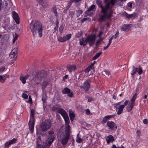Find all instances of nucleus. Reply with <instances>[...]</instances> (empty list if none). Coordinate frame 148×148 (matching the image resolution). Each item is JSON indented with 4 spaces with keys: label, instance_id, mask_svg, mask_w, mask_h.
<instances>
[{
    "label": "nucleus",
    "instance_id": "20e7f679",
    "mask_svg": "<svg viewBox=\"0 0 148 148\" xmlns=\"http://www.w3.org/2000/svg\"><path fill=\"white\" fill-rule=\"evenodd\" d=\"M35 111L32 109L31 110L30 114V119L29 122V128L31 133H32L34 131V113Z\"/></svg>",
    "mask_w": 148,
    "mask_h": 148
},
{
    "label": "nucleus",
    "instance_id": "e433bc0d",
    "mask_svg": "<svg viewBox=\"0 0 148 148\" xmlns=\"http://www.w3.org/2000/svg\"><path fill=\"white\" fill-rule=\"evenodd\" d=\"M82 12L83 11L82 10H78L76 14L77 17H78L82 13Z\"/></svg>",
    "mask_w": 148,
    "mask_h": 148
},
{
    "label": "nucleus",
    "instance_id": "473e14b6",
    "mask_svg": "<svg viewBox=\"0 0 148 148\" xmlns=\"http://www.w3.org/2000/svg\"><path fill=\"white\" fill-rule=\"evenodd\" d=\"M138 94L136 93L132 97V98L131 99V101L135 102V100L136 98V97Z\"/></svg>",
    "mask_w": 148,
    "mask_h": 148
},
{
    "label": "nucleus",
    "instance_id": "f257e3e1",
    "mask_svg": "<svg viewBox=\"0 0 148 148\" xmlns=\"http://www.w3.org/2000/svg\"><path fill=\"white\" fill-rule=\"evenodd\" d=\"M97 5L98 7L100 8L101 10V13L103 14L99 15L98 21L102 22L106 21V19L111 18L112 16L113 11L112 9L110 8V3L108 2L105 5L104 7L103 5L102 1L100 0H97L96 1Z\"/></svg>",
    "mask_w": 148,
    "mask_h": 148
},
{
    "label": "nucleus",
    "instance_id": "423d86ee",
    "mask_svg": "<svg viewBox=\"0 0 148 148\" xmlns=\"http://www.w3.org/2000/svg\"><path fill=\"white\" fill-rule=\"evenodd\" d=\"M51 123L50 121L46 120L40 125V129L42 131L46 132L51 127Z\"/></svg>",
    "mask_w": 148,
    "mask_h": 148
},
{
    "label": "nucleus",
    "instance_id": "4468645a",
    "mask_svg": "<svg viewBox=\"0 0 148 148\" xmlns=\"http://www.w3.org/2000/svg\"><path fill=\"white\" fill-rule=\"evenodd\" d=\"M12 14L14 19L17 24H19L20 23V18L18 14L14 11L12 12Z\"/></svg>",
    "mask_w": 148,
    "mask_h": 148
},
{
    "label": "nucleus",
    "instance_id": "5fc2aeb1",
    "mask_svg": "<svg viewBox=\"0 0 148 148\" xmlns=\"http://www.w3.org/2000/svg\"><path fill=\"white\" fill-rule=\"evenodd\" d=\"M101 41V39H99L98 40H97L96 42V46H97L99 44L100 42Z\"/></svg>",
    "mask_w": 148,
    "mask_h": 148
},
{
    "label": "nucleus",
    "instance_id": "052dcab7",
    "mask_svg": "<svg viewBox=\"0 0 148 148\" xmlns=\"http://www.w3.org/2000/svg\"><path fill=\"white\" fill-rule=\"evenodd\" d=\"M143 123L144 124H146L148 123V121L147 119H144L143 121Z\"/></svg>",
    "mask_w": 148,
    "mask_h": 148
},
{
    "label": "nucleus",
    "instance_id": "bf43d9fd",
    "mask_svg": "<svg viewBox=\"0 0 148 148\" xmlns=\"http://www.w3.org/2000/svg\"><path fill=\"white\" fill-rule=\"evenodd\" d=\"M90 69L88 67H87L85 70V73H87L89 72Z\"/></svg>",
    "mask_w": 148,
    "mask_h": 148
},
{
    "label": "nucleus",
    "instance_id": "69168bd1",
    "mask_svg": "<svg viewBox=\"0 0 148 148\" xmlns=\"http://www.w3.org/2000/svg\"><path fill=\"white\" fill-rule=\"evenodd\" d=\"M37 148H45L41 145H38L37 146Z\"/></svg>",
    "mask_w": 148,
    "mask_h": 148
},
{
    "label": "nucleus",
    "instance_id": "7c9ffc66",
    "mask_svg": "<svg viewBox=\"0 0 148 148\" xmlns=\"http://www.w3.org/2000/svg\"><path fill=\"white\" fill-rule=\"evenodd\" d=\"M73 2V0H70L68 1L67 6L66 7V10L68 9L70 7L72 3Z\"/></svg>",
    "mask_w": 148,
    "mask_h": 148
},
{
    "label": "nucleus",
    "instance_id": "ea45409f",
    "mask_svg": "<svg viewBox=\"0 0 148 148\" xmlns=\"http://www.w3.org/2000/svg\"><path fill=\"white\" fill-rule=\"evenodd\" d=\"M8 4L6 1H5L3 3V7L5 8H7L8 7Z\"/></svg>",
    "mask_w": 148,
    "mask_h": 148
},
{
    "label": "nucleus",
    "instance_id": "79ce46f5",
    "mask_svg": "<svg viewBox=\"0 0 148 148\" xmlns=\"http://www.w3.org/2000/svg\"><path fill=\"white\" fill-rule=\"evenodd\" d=\"M22 97L23 98L26 99H27L28 97V96L25 93H23L22 95Z\"/></svg>",
    "mask_w": 148,
    "mask_h": 148
},
{
    "label": "nucleus",
    "instance_id": "37998d69",
    "mask_svg": "<svg viewBox=\"0 0 148 148\" xmlns=\"http://www.w3.org/2000/svg\"><path fill=\"white\" fill-rule=\"evenodd\" d=\"M133 108V107L128 105L127 107V110L128 112H130L132 110Z\"/></svg>",
    "mask_w": 148,
    "mask_h": 148
},
{
    "label": "nucleus",
    "instance_id": "a19ab883",
    "mask_svg": "<svg viewBox=\"0 0 148 148\" xmlns=\"http://www.w3.org/2000/svg\"><path fill=\"white\" fill-rule=\"evenodd\" d=\"M134 104L135 102L130 101L129 102V106H131L133 108L134 106Z\"/></svg>",
    "mask_w": 148,
    "mask_h": 148
},
{
    "label": "nucleus",
    "instance_id": "a878e982",
    "mask_svg": "<svg viewBox=\"0 0 148 148\" xmlns=\"http://www.w3.org/2000/svg\"><path fill=\"white\" fill-rule=\"evenodd\" d=\"M83 140L81 138V136L79 135V133H78L77 135V138L76 139V141L78 143H80L82 142Z\"/></svg>",
    "mask_w": 148,
    "mask_h": 148
},
{
    "label": "nucleus",
    "instance_id": "e2e57ef3",
    "mask_svg": "<svg viewBox=\"0 0 148 148\" xmlns=\"http://www.w3.org/2000/svg\"><path fill=\"white\" fill-rule=\"evenodd\" d=\"M127 6L130 7V8H131L132 7V3L130 2L129 3H128L127 4Z\"/></svg>",
    "mask_w": 148,
    "mask_h": 148
},
{
    "label": "nucleus",
    "instance_id": "f3484780",
    "mask_svg": "<svg viewBox=\"0 0 148 148\" xmlns=\"http://www.w3.org/2000/svg\"><path fill=\"white\" fill-rule=\"evenodd\" d=\"M16 139L14 138L13 139L9 141L8 142L6 143L5 144V147L8 148L11 144L14 143L16 142Z\"/></svg>",
    "mask_w": 148,
    "mask_h": 148
},
{
    "label": "nucleus",
    "instance_id": "c9c22d12",
    "mask_svg": "<svg viewBox=\"0 0 148 148\" xmlns=\"http://www.w3.org/2000/svg\"><path fill=\"white\" fill-rule=\"evenodd\" d=\"M71 37V34H69L65 36V41L69 39Z\"/></svg>",
    "mask_w": 148,
    "mask_h": 148
},
{
    "label": "nucleus",
    "instance_id": "aec40b11",
    "mask_svg": "<svg viewBox=\"0 0 148 148\" xmlns=\"http://www.w3.org/2000/svg\"><path fill=\"white\" fill-rule=\"evenodd\" d=\"M106 140L107 143L109 144L110 143L114 141V139L112 135H110L107 136Z\"/></svg>",
    "mask_w": 148,
    "mask_h": 148
},
{
    "label": "nucleus",
    "instance_id": "9d476101",
    "mask_svg": "<svg viewBox=\"0 0 148 148\" xmlns=\"http://www.w3.org/2000/svg\"><path fill=\"white\" fill-rule=\"evenodd\" d=\"M132 71L131 73V75H133L135 74L137 72H138V74L140 75L143 72L142 68L140 66H139L138 68H137L133 66H132Z\"/></svg>",
    "mask_w": 148,
    "mask_h": 148
},
{
    "label": "nucleus",
    "instance_id": "a211bd4d",
    "mask_svg": "<svg viewBox=\"0 0 148 148\" xmlns=\"http://www.w3.org/2000/svg\"><path fill=\"white\" fill-rule=\"evenodd\" d=\"M40 4L44 8H46L47 6V1L45 0H37Z\"/></svg>",
    "mask_w": 148,
    "mask_h": 148
},
{
    "label": "nucleus",
    "instance_id": "f8f14e48",
    "mask_svg": "<svg viewBox=\"0 0 148 148\" xmlns=\"http://www.w3.org/2000/svg\"><path fill=\"white\" fill-rule=\"evenodd\" d=\"M90 82L89 81L86 80L84 83L83 86H81L80 88L81 89L84 88L85 91H88L90 88Z\"/></svg>",
    "mask_w": 148,
    "mask_h": 148
},
{
    "label": "nucleus",
    "instance_id": "680f3d73",
    "mask_svg": "<svg viewBox=\"0 0 148 148\" xmlns=\"http://www.w3.org/2000/svg\"><path fill=\"white\" fill-rule=\"evenodd\" d=\"M136 134L138 136H140L141 134L139 130L137 131Z\"/></svg>",
    "mask_w": 148,
    "mask_h": 148
},
{
    "label": "nucleus",
    "instance_id": "6ab92c4d",
    "mask_svg": "<svg viewBox=\"0 0 148 148\" xmlns=\"http://www.w3.org/2000/svg\"><path fill=\"white\" fill-rule=\"evenodd\" d=\"M87 43L86 38L85 39L84 38H82L79 39V44L81 45L85 46Z\"/></svg>",
    "mask_w": 148,
    "mask_h": 148
},
{
    "label": "nucleus",
    "instance_id": "58836bf2",
    "mask_svg": "<svg viewBox=\"0 0 148 148\" xmlns=\"http://www.w3.org/2000/svg\"><path fill=\"white\" fill-rule=\"evenodd\" d=\"M116 115V114H114L110 115H107L106 116L107 118V119H110L114 117Z\"/></svg>",
    "mask_w": 148,
    "mask_h": 148
},
{
    "label": "nucleus",
    "instance_id": "338daca9",
    "mask_svg": "<svg viewBox=\"0 0 148 148\" xmlns=\"http://www.w3.org/2000/svg\"><path fill=\"white\" fill-rule=\"evenodd\" d=\"M88 101L89 102H91L92 100V98L90 97H88Z\"/></svg>",
    "mask_w": 148,
    "mask_h": 148
},
{
    "label": "nucleus",
    "instance_id": "0eeeda50",
    "mask_svg": "<svg viewBox=\"0 0 148 148\" xmlns=\"http://www.w3.org/2000/svg\"><path fill=\"white\" fill-rule=\"evenodd\" d=\"M96 39V35L95 34H92L87 36L86 41L88 43L90 47L94 44Z\"/></svg>",
    "mask_w": 148,
    "mask_h": 148
},
{
    "label": "nucleus",
    "instance_id": "c756f323",
    "mask_svg": "<svg viewBox=\"0 0 148 148\" xmlns=\"http://www.w3.org/2000/svg\"><path fill=\"white\" fill-rule=\"evenodd\" d=\"M83 32L82 31H80L78 32L75 35V37L77 38H79L83 34Z\"/></svg>",
    "mask_w": 148,
    "mask_h": 148
},
{
    "label": "nucleus",
    "instance_id": "393cba45",
    "mask_svg": "<svg viewBox=\"0 0 148 148\" xmlns=\"http://www.w3.org/2000/svg\"><path fill=\"white\" fill-rule=\"evenodd\" d=\"M130 25H124L121 28V30L123 31H126L129 28Z\"/></svg>",
    "mask_w": 148,
    "mask_h": 148
},
{
    "label": "nucleus",
    "instance_id": "49530a36",
    "mask_svg": "<svg viewBox=\"0 0 148 148\" xmlns=\"http://www.w3.org/2000/svg\"><path fill=\"white\" fill-rule=\"evenodd\" d=\"M89 19H90L89 18L87 17L84 18L81 20V22L83 23L86 21L88 20Z\"/></svg>",
    "mask_w": 148,
    "mask_h": 148
},
{
    "label": "nucleus",
    "instance_id": "b1692460",
    "mask_svg": "<svg viewBox=\"0 0 148 148\" xmlns=\"http://www.w3.org/2000/svg\"><path fill=\"white\" fill-rule=\"evenodd\" d=\"M49 84V82L47 81H44L42 85V88L43 90L45 89L47 85Z\"/></svg>",
    "mask_w": 148,
    "mask_h": 148
},
{
    "label": "nucleus",
    "instance_id": "8fccbe9b",
    "mask_svg": "<svg viewBox=\"0 0 148 148\" xmlns=\"http://www.w3.org/2000/svg\"><path fill=\"white\" fill-rule=\"evenodd\" d=\"M6 79V78H3V76L0 75V82L1 81V80H4L2 82L3 83Z\"/></svg>",
    "mask_w": 148,
    "mask_h": 148
},
{
    "label": "nucleus",
    "instance_id": "0e129e2a",
    "mask_svg": "<svg viewBox=\"0 0 148 148\" xmlns=\"http://www.w3.org/2000/svg\"><path fill=\"white\" fill-rule=\"evenodd\" d=\"M128 102L129 101L128 100L124 102V105H124V107H125L127 104L128 103Z\"/></svg>",
    "mask_w": 148,
    "mask_h": 148
},
{
    "label": "nucleus",
    "instance_id": "6e6d98bb",
    "mask_svg": "<svg viewBox=\"0 0 148 148\" xmlns=\"http://www.w3.org/2000/svg\"><path fill=\"white\" fill-rule=\"evenodd\" d=\"M28 102L30 103H32V100L31 96H29V99L28 100Z\"/></svg>",
    "mask_w": 148,
    "mask_h": 148
},
{
    "label": "nucleus",
    "instance_id": "2eb2a0df",
    "mask_svg": "<svg viewBox=\"0 0 148 148\" xmlns=\"http://www.w3.org/2000/svg\"><path fill=\"white\" fill-rule=\"evenodd\" d=\"M65 94H67V96L71 97H74V94L71 90L67 87H65Z\"/></svg>",
    "mask_w": 148,
    "mask_h": 148
},
{
    "label": "nucleus",
    "instance_id": "c85d7f7f",
    "mask_svg": "<svg viewBox=\"0 0 148 148\" xmlns=\"http://www.w3.org/2000/svg\"><path fill=\"white\" fill-rule=\"evenodd\" d=\"M47 98V96L46 95V94L45 93H44L42 95V100L43 101V102L44 103L46 101V100Z\"/></svg>",
    "mask_w": 148,
    "mask_h": 148
},
{
    "label": "nucleus",
    "instance_id": "7ed1b4c3",
    "mask_svg": "<svg viewBox=\"0 0 148 148\" xmlns=\"http://www.w3.org/2000/svg\"><path fill=\"white\" fill-rule=\"evenodd\" d=\"M70 123L68 116L67 113L65 112V145L68 142V140H69L70 144L72 140H74V139L70 135L71 132V128L68 125Z\"/></svg>",
    "mask_w": 148,
    "mask_h": 148
},
{
    "label": "nucleus",
    "instance_id": "c03bdc74",
    "mask_svg": "<svg viewBox=\"0 0 148 148\" xmlns=\"http://www.w3.org/2000/svg\"><path fill=\"white\" fill-rule=\"evenodd\" d=\"M108 120L106 116L103 118L102 122L103 123H105Z\"/></svg>",
    "mask_w": 148,
    "mask_h": 148
},
{
    "label": "nucleus",
    "instance_id": "4d7b16f0",
    "mask_svg": "<svg viewBox=\"0 0 148 148\" xmlns=\"http://www.w3.org/2000/svg\"><path fill=\"white\" fill-rule=\"evenodd\" d=\"M5 68L4 67H2L0 68V73H1L5 69Z\"/></svg>",
    "mask_w": 148,
    "mask_h": 148
},
{
    "label": "nucleus",
    "instance_id": "864d4df0",
    "mask_svg": "<svg viewBox=\"0 0 148 148\" xmlns=\"http://www.w3.org/2000/svg\"><path fill=\"white\" fill-rule=\"evenodd\" d=\"M119 34V32L118 31H117L116 32V34H115L114 36V38L115 39L118 36Z\"/></svg>",
    "mask_w": 148,
    "mask_h": 148
},
{
    "label": "nucleus",
    "instance_id": "3c124183",
    "mask_svg": "<svg viewBox=\"0 0 148 148\" xmlns=\"http://www.w3.org/2000/svg\"><path fill=\"white\" fill-rule=\"evenodd\" d=\"M110 3V4H111L112 6H114V5L115 2L114 1V0H111L110 2H109ZM110 8L112 9L111 8Z\"/></svg>",
    "mask_w": 148,
    "mask_h": 148
},
{
    "label": "nucleus",
    "instance_id": "9b49d317",
    "mask_svg": "<svg viewBox=\"0 0 148 148\" xmlns=\"http://www.w3.org/2000/svg\"><path fill=\"white\" fill-rule=\"evenodd\" d=\"M107 125L109 129L115 130L117 129V126L112 121H108L107 123Z\"/></svg>",
    "mask_w": 148,
    "mask_h": 148
},
{
    "label": "nucleus",
    "instance_id": "4c0bfd02",
    "mask_svg": "<svg viewBox=\"0 0 148 148\" xmlns=\"http://www.w3.org/2000/svg\"><path fill=\"white\" fill-rule=\"evenodd\" d=\"M58 40L60 42H63L65 41V38L64 37L62 38L61 37H58Z\"/></svg>",
    "mask_w": 148,
    "mask_h": 148
},
{
    "label": "nucleus",
    "instance_id": "72a5a7b5",
    "mask_svg": "<svg viewBox=\"0 0 148 148\" xmlns=\"http://www.w3.org/2000/svg\"><path fill=\"white\" fill-rule=\"evenodd\" d=\"M52 11L55 14L56 16H57L58 15V14L57 12L56 8V7H53L52 8Z\"/></svg>",
    "mask_w": 148,
    "mask_h": 148
},
{
    "label": "nucleus",
    "instance_id": "4be33fe9",
    "mask_svg": "<svg viewBox=\"0 0 148 148\" xmlns=\"http://www.w3.org/2000/svg\"><path fill=\"white\" fill-rule=\"evenodd\" d=\"M123 15L126 17L128 18H132L134 17V14H128L126 12H124L123 13Z\"/></svg>",
    "mask_w": 148,
    "mask_h": 148
},
{
    "label": "nucleus",
    "instance_id": "774afa93",
    "mask_svg": "<svg viewBox=\"0 0 148 148\" xmlns=\"http://www.w3.org/2000/svg\"><path fill=\"white\" fill-rule=\"evenodd\" d=\"M104 71L105 72L106 74L109 76V75L110 74V73L109 71H107L106 70L105 71Z\"/></svg>",
    "mask_w": 148,
    "mask_h": 148
},
{
    "label": "nucleus",
    "instance_id": "cd10ccee",
    "mask_svg": "<svg viewBox=\"0 0 148 148\" xmlns=\"http://www.w3.org/2000/svg\"><path fill=\"white\" fill-rule=\"evenodd\" d=\"M102 52H99L97 53L92 58V60H95L97 59L101 54Z\"/></svg>",
    "mask_w": 148,
    "mask_h": 148
},
{
    "label": "nucleus",
    "instance_id": "39448f33",
    "mask_svg": "<svg viewBox=\"0 0 148 148\" xmlns=\"http://www.w3.org/2000/svg\"><path fill=\"white\" fill-rule=\"evenodd\" d=\"M58 138L59 140L61 141L63 146L65 145V127L62 126L59 130Z\"/></svg>",
    "mask_w": 148,
    "mask_h": 148
},
{
    "label": "nucleus",
    "instance_id": "a18cd8bd",
    "mask_svg": "<svg viewBox=\"0 0 148 148\" xmlns=\"http://www.w3.org/2000/svg\"><path fill=\"white\" fill-rule=\"evenodd\" d=\"M16 56V57H17V55H15L13 53H11L10 55H9V56L10 58H13L14 56Z\"/></svg>",
    "mask_w": 148,
    "mask_h": 148
},
{
    "label": "nucleus",
    "instance_id": "f704fd0d",
    "mask_svg": "<svg viewBox=\"0 0 148 148\" xmlns=\"http://www.w3.org/2000/svg\"><path fill=\"white\" fill-rule=\"evenodd\" d=\"M17 51L18 48L17 47L15 48L12 50V51L11 53H13L14 54H15L16 55H17L16 53Z\"/></svg>",
    "mask_w": 148,
    "mask_h": 148
},
{
    "label": "nucleus",
    "instance_id": "2f4dec72",
    "mask_svg": "<svg viewBox=\"0 0 148 148\" xmlns=\"http://www.w3.org/2000/svg\"><path fill=\"white\" fill-rule=\"evenodd\" d=\"M20 79L22 83L25 84L26 82V80L25 79L24 76H21L20 77Z\"/></svg>",
    "mask_w": 148,
    "mask_h": 148
},
{
    "label": "nucleus",
    "instance_id": "bb28decb",
    "mask_svg": "<svg viewBox=\"0 0 148 148\" xmlns=\"http://www.w3.org/2000/svg\"><path fill=\"white\" fill-rule=\"evenodd\" d=\"M95 5L93 4L92 5L88 8L87 10L86 11V13L87 14L88 12L93 10L95 8Z\"/></svg>",
    "mask_w": 148,
    "mask_h": 148
},
{
    "label": "nucleus",
    "instance_id": "ddd939ff",
    "mask_svg": "<svg viewBox=\"0 0 148 148\" xmlns=\"http://www.w3.org/2000/svg\"><path fill=\"white\" fill-rule=\"evenodd\" d=\"M46 76V74L44 71H39L37 75L36 76L40 80H41L44 78Z\"/></svg>",
    "mask_w": 148,
    "mask_h": 148
},
{
    "label": "nucleus",
    "instance_id": "dca6fc26",
    "mask_svg": "<svg viewBox=\"0 0 148 148\" xmlns=\"http://www.w3.org/2000/svg\"><path fill=\"white\" fill-rule=\"evenodd\" d=\"M67 68L69 72H72L76 69V66L75 65H67Z\"/></svg>",
    "mask_w": 148,
    "mask_h": 148
},
{
    "label": "nucleus",
    "instance_id": "f03ea898",
    "mask_svg": "<svg viewBox=\"0 0 148 148\" xmlns=\"http://www.w3.org/2000/svg\"><path fill=\"white\" fill-rule=\"evenodd\" d=\"M30 28L33 36L36 35L38 33V36H42L43 27L41 23L37 20H34L30 23Z\"/></svg>",
    "mask_w": 148,
    "mask_h": 148
},
{
    "label": "nucleus",
    "instance_id": "de8ad7c7",
    "mask_svg": "<svg viewBox=\"0 0 148 148\" xmlns=\"http://www.w3.org/2000/svg\"><path fill=\"white\" fill-rule=\"evenodd\" d=\"M17 38V35L16 34H15L14 36V38L13 39V43H14L15 41L16 40Z\"/></svg>",
    "mask_w": 148,
    "mask_h": 148
},
{
    "label": "nucleus",
    "instance_id": "5701e85b",
    "mask_svg": "<svg viewBox=\"0 0 148 148\" xmlns=\"http://www.w3.org/2000/svg\"><path fill=\"white\" fill-rule=\"evenodd\" d=\"M58 112L61 114L65 120V111L62 109L60 108L58 110Z\"/></svg>",
    "mask_w": 148,
    "mask_h": 148
},
{
    "label": "nucleus",
    "instance_id": "6e6552de",
    "mask_svg": "<svg viewBox=\"0 0 148 148\" xmlns=\"http://www.w3.org/2000/svg\"><path fill=\"white\" fill-rule=\"evenodd\" d=\"M121 101L119 102L114 105V107L117 110H118L117 112V114L118 115H119L122 113L123 110L124 108V106L123 105L119 106L121 103Z\"/></svg>",
    "mask_w": 148,
    "mask_h": 148
},
{
    "label": "nucleus",
    "instance_id": "412c9836",
    "mask_svg": "<svg viewBox=\"0 0 148 148\" xmlns=\"http://www.w3.org/2000/svg\"><path fill=\"white\" fill-rule=\"evenodd\" d=\"M69 114L71 121H73L75 117V114L73 111L71 110H69Z\"/></svg>",
    "mask_w": 148,
    "mask_h": 148
},
{
    "label": "nucleus",
    "instance_id": "09e8293b",
    "mask_svg": "<svg viewBox=\"0 0 148 148\" xmlns=\"http://www.w3.org/2000/svg\"><path fill=\"white\" fill-rule=\"evenodd\" d=\"M86 112V114L87 115H89L90 113V112L89 109H87L85 110Z\"/></svg>",
    "mask_w": 148,
    "mask_h": 148
},
{
    "label": "nucleus",
    "instance_id": "13d9d810",
    "mask_svg": "<svg viewBox=\"0 0 148 148\" xmlns=\"http://www.w3.org/2000/svg\"><path fill=\"white\" fill-rule=\"evenodd\" d=\"M88 67L91 70L94 68V66L91 64Z\"/></svg>",
    "mask_w": 148,
    "mask_h": 148
},
{
    "label": "nucleus",
    "instance_id": "1a4fd4ad",
    "mask_svg": "<svg viewBox=\"0 0 148 148\" xmlns=\"http://www.w3.org/2000/svg\"><path fill=\"white\" fill-rule=\"evenodd\" d=\"M48 134L50 135L46 140V143L48 145H50L54 140V136L52 135L53 134V132L52 131H50L48 132Z\"/></svg>",
    "mask_w": 148,
    "mask_h": 148
},
{
    "label": "nucleus",
    "instance_id": "603ef678",
    "mask_svg": "<svg viewBox=\"0 0 148 148\" xmlns=\"http://www.w3.org/2000/svg\"><path fill=\"white\" fill-rule=\"evenodd\" d=\"M64 27L62 25H61L59 28V30L60 32H62L63 31Z\"/></svg>",
    "mask_w": 148,
    "mask_h": 148
}]
</instances>
